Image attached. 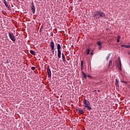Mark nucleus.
<instances>
[{
  "label": "nucleus",
  "mask_w": 130,
  "mask_h": 130,
  "mask_svg": "<svg viewBox=\"0 0 130 130\" xmlns=\"http://www.w3.org/2000/svg\"><path fill=\"white\" fill-rule=\"evenodd\" d=\"M93 17L96 19V20H99V19H101L102 18L106 19V15H105V13L100 11H95L94 13Z\"/></svg>",
  "instance_id": "f257e3e1"
},
{
  "label": "nucleus",
  "mask_w": 130,
  "mask_h": 130,
  "mask_svg": "<svg viewBox=\"0 0 130 130\" xmlns=\"http://www.w3.org/2000/svg\"><path fill=\"white\" fill-rule=\"evenodd\" d=\"M90 105L91 104L90 103V102L87 101V100L85 99L83 101V106L86 107V108H87V110H89V111H91V109H92V108L90 107Z\"/></svg>",
  "instance_id": "f03ea898"
},
{
  "label": "nucleus",
  "mask_w": 130,
  "mask_h": 130,
  "mask_svg": "<svg viewBox=\"0 0 130 130\" xmlns=\"http://www.w3.org/2000/svg\"><path fill=\"white\" fill-rule=\"evenodd\" d=\"M9 36L10 39H11L12 41H13V42H15L16 41V37L14 35V34H13L12 32H9Z\"/></svg>",
  "instance_id": "7ed1b4c3"
},
{
  "label": "nucleus",
  "mask_w": 130,
  "mask_h": 130,
  "mask_svg": "<svg viewBox=\"0 0 130 130\" xmlns=\"http://www.w3.org/2000/svg\"><path fill=\"white\" fill-rule=\"evenodd\" d=\"M47 73L48 78H51V71L50 68H49V66L47 68Z\"/></svg>",
  "instance_id": "20e7f679"
},
{
  "label": "nucleus",
  "mask_w": 130,
  "mask_h": 130,
  "mask_svg": "<svg viewBox=\"0 0 130 130\" xmlns=\"http://www.w3.org/2000/svg\"><path fill=\"white\" fill-rule=\"evenodd\" d=\"M30 9L33 13V14H35V6H34V3H31V6H30Z\"/></svg>",
  "instance_id": "39448f33"
},
{
  "label": "nucleus",
  "mask_w": 130,
  "mask_h": 130,
  "mask_svg": "<svg viewBox=\"0 0 130 130\" xmlns=\"http://www.w3.org/2000/svg\"><path fill=\"white\" fill-rule=\"evenodd\" d=\"M117 67L120 71H121V61L120 59L119 60V62L117 63Z\"/></svg>",
  "instance_id": "423d86ee"
},
{
  "label": "nucleus",
  "mask_w": 130,
  "mask_h": 130,
  "mask_svg": "<svg viewBox=\"0 0 130 130\" xmlns=\"http://www.w3.org/2000/svg\"><path fill=\"white\" fill-rule=\"evenodd\" d=\"M50 46L52 50H54V43L53 42H51L50 43Z\"/></svg>",
  "instance_id": "0eeeda50"
},
{
  "label": "nucleus",
  "mask_w": 130,
  "mask_h": 130,
  "mask_svg": "<svg viewBox=\"0 0 130 130\" xmlns=\"http://www.w3.org/2000/svg\"><path fill=\"white\" fill-rule=\"evenodd\" d=\"M4 3L6 8H8L10 10V9H11V7H10V6H9V3H7V1L5 0L4 1Z\"/></svg>",
  "instance_id": "6e6552de"
},
{
  "label": "nucleus",
  "mask_w": 130,
  "mask_h": 130,
  "mask_svg": "<svg viewBox=\"0 0 130 130\" xmlns=\"http://www.w3.org/2000/svg\"><path fill=\"white\" fill-rule=\"evenodd\" d=\"M58 58H60L61 57V51H58Z\"/></svg>",
  "instance_id": "1a4fd4ad"
},
{
  "label": "nucleus",
  "mask_w": 130,
  "mask_h": 130,
  "mask_svg": "<svg viewBox=\"0 0 130 130\" xmlns=\"http://www.w3.org/2000/svg\"><path fill=\"white\" fill-rule=\"evenodd\" d=\"M82 73L83 78L84 79H86L87 78V75H86V74H85L83 71H82Z\"/></svg>",
  "instance_id": "9d476101"
},
{
  "label": "nucleus",
  "mask_w": 130,
  "mask_h": 130,
  "mask_svg": "<svg viewBox=\"0 0 130 130\" xmlns=\"http://www.w3.org/2000/svg\"><path fill=\"white\" fill-rule=\"evenodd\" d=\"M60 48H61L60 45L59 44H58L57 45V49L58 51H60Z\"/></svg>",
  "instance_id": "9b49d317"
},
{
  "label": "nucleus",
  "mask_w": 130,
  "mask_h": 130,
  "mask_svg": "<svg viewBox=\"0 0 130 130\" xmlns=\"http://www.w3.org/2000/svg\"><path fill=\"white\" fill-rule=\"evenodd\" d=\"M62 59L63 61H66V56H64V54H63V53H62Z\"/></svg>",
  "instance_id": "f8f14e48"
},
{
  "label": "nucleus",
  "mask_w": 130,
  "mask_h": 130,
  "mask_svg": "<svg viewBox=\"0 0 130 130\" xmlns=\"http://www.w3.org/2000/svg\"><path fill=\"white\" fill-rule=\"evenodd\" d=\"M111 67H112V60H110L108 68H111Z\"/></svg>",
  "instance_id": "ddd939ff"
},
{
  "label": "nucleus",
  "mask_w": 130,
  "mask_h": 130,
  "mask_svg": "<svg viewBox=\"0 0 130 130\" xmlns=\"http://www.w3.org/2000/svg\"><path fill=\"white\" fill-rule=\"evenodd\" d=\"M120 39V36H118V37L117 38V43H119Z\"/></svg>",
  "instance_id": "4468645a"
},
{
  "label": "nucleus",
  "mask_w": 130,
  "mask_h": 130,
  "mask_svg": "<svg viewBox=\"0 0 130 130\" xmlns=\"http://www.w3.org/2000/svg\"><path fill=\"white\" fill-rule=\"evenodd\" d=\"M96 44L97 45H99V46L102 45V43L100 41H99L98 42H96Z\"/></svg>",
  "instance_id": "2eb2a0df"
},
{
  "label": "nucleus",
  "mask_w": 130,
  "mask_h": 130,
  "mask_svg": "<svg viewBox=\"0 0 130 130\" xmlns=\"http://www.w3.org/2000/svg\"><path fill=\"white\" fill-rule=\"evenodd\" d=\"M29 52L31 53V54H32V55H35L36 53L35 52H34V51L30 50Z\"/></svg>",
  "instance_id": "dca6fc26"
},
{
  "label": "nucleus",
  "mask_w": 130,
  "mask_h": 130,
  "mask_svg": "<svg viewBox=\"0 0 130 130\" xmlns=\"http://www.w3.org/2000/svg\"><path fill=\"white\" fill-rule=\"evenodd\" d=\"M83 63H84V61L83 60H81V71H83V69L84 68V67L83 66Z\"/></svg>",
  "instance_id": "f3484780"
},
{
  "label": "nucleus",
  "mask_w": 130,
  "mask_h": 130,
  "mask_svg": "<svg viewBox=\"0 0 130 130\" xmlns=\"http://www.w3.org/2000/svg\"><path fill=\"white\" fill-rule=\"evenodd\" d=\"M88 54H90V49H87L86 50V55H88Z\"/></svg>",
  "instance_id": "a211bd4d"
},
{
  "label": "nucleus",
  "mask_w": 130,
  "mask_h": 130,
  "mask_svg": "<svg viewBox=\"0 0 130 130\" xmlns=\"http://www.w3.org/2000/svg\"><path fill=\"white\" fill-rule=\"evenodd\" d=\"M116 85L117 87H119V84L118 83V80H117V79H116Z\"/></svg>",
  "instance_id": "6ab92c4d"
},
{
  "label": "nucleus",
  "mask_w": 130,
  "mask_h": 130,
  "mask_svg": "<svg viewBox=\"0 0 130 130\" xmlns=\"http://www.w3.org/2000/svg\"><path fill=\"white\" fill-rule=\"evenodd\" d=\"M80 115H81V114H84V110H80Z\"/></svg>",
  "instance_id": "aec40b11"
},
{
  "label": "nucleus",
  "mask_w": 130,
  "mask_h": 130,
  "mask_svg": "<svg viewBox=\"0 0 130 130\" xmlns=\"http://www.w3.org/2000/svg\"><path fill=\"white\" fill-rule=\"evenodd\" d=\"M110 57V54H109L108 56L106 57V60H108Z\"/></svg>",
  "instance_id": "412c9836"
},
{
  "label": "nucleus",
  "mask_w": 130,
  "mask_h": 130,
  "mask_svg": "<svg viewBox=\"0 0 130 130\" xmlns=\"http://www.w3.org/2000/svg\"><path fill=\"white\" fill-rule=\"evenodd\" d=\"M121 47H125V48H127V45H121Z\"/></svg>",
  "instance_id": "4be33fe9"
},
{
  "label": "nucleus",
  "mask_w": 130,
  "mask_h": 130,
  "mask_svg": "<svg viewBox=\"0 0 130 130\" xmlns=\"http://www.w3.org/2000/svg\"><path fill=\"white\" fill-rule=\"evenodd\" d=\"M121 83H124V84H127V82L124 81H121Z\"/></svg>",
  "instance_id": "5701e85b"
},
{
  "label": "nucleus",
  "mask_w": 130,
  "mask_h": 130,
  "mask_svg": "<svg viewBox=\"0 0 130 130\" xmlns=\"http://www.w3.org/2000/svg\"><path fill=\"white\" fill-rule=\"evenodd\" d=\"M80 110L79 109H76L77 112H78V113H79V114H80Z\"/></svg>",
  "instance_id": "b1692460"
},
{
  "label": "nucleus",
  "mask_w": 130,
  "mask_h": 130,
  "mask_svg": "<svg viewBox=\"0 0 130 130\" xmlns=\"http://www.w3.org/2000/svg\"><path fill=\"white\" fill-rule=\"evenodd\" d=\"M99 49H100V50H101V49H102V46H99Z\"/></svg>",
  "instance_id": "393cba45"
},
{
  "label": "nucleus",
  "mask_w": 130,
  "mask_h": 130,
  "mask_svg": "<svg viewBox=\"0 0 130 130\" xmlns=\"http://www.w3.org/2000/svg\"><path fill=\"white\" fill-rule=\"evenodd\" d=\"M31 70H32V71H34V70H35L36 68L34 67H32L31 68Z\"/></svg>",
  "instance_id": "a878e982"
},
{
  "label": "nucleus",
  "mask_w": 130,
  "mask_h": 130,
  "mask_svg": "<svg viewBox=\"0 0 130 130\" xmlns=\"http://www.w3.org/2000/svg\"><path fill=\"white\" fill-rule=\"evenodd\" d=\"M93 92L94 93H95L96 94H97V90H94L93 91Z\"/></svg>",
  "instance_id": "bb28decb"
},
{
  "label": "nucleus",
  "mask_w": 130,
  "mask_h": 130,
  "mask_svg": "<svg viewBox=\"0 0 130 130\" xmlns=\"http://www.w3.org/2000/svg\"><path fill=\"white\" fill-rule=\"evenodd\" d=\"M130 48V45H127V48Z\"/></svg>",
  "instance_id": "cd10ccee"
},
{
  "label": "nucleus",
  "mask_w": 130,
  "mask_h": 130,
  "mask_svg": "<svg viewBox=\"0 0 130 130\" xmlns=\"http://www.w3.org/2000/svg\"><path fill=\"white\" fill-rule=\"evenodd\" d=\"M53 54H54V50L52 51Z\"/></svg>",
  "instance_id": "c85d7f7f"
},
{
  "label": "nucleus",
  "mask_w": 130,
  "mask_h": 130,
  "mask_svg": "<svg viewBox=\"0 0 130 130\" xmlns=\"http://www.w3.org/2000/svg\"><path fill=\"white\" fill-rule=\"evenodd\" d=\"M90 54H91V55H93V54H94L93 53V52H91V53H90Z\"/></svg>",
  "instance_id": "c756f323"
},
{
  "label": "nucleus",
  "mask_w": 130,
  "mask_h": 130,
  "mask_svg": "<svg viewBox=\"0 0 130 130\" xmlns=\"http://www.w3.org/2000/svg\"><path fill=\"white\" fill-rule=\"evenodd\" d=\"M87 77H88V78H91V76H90V75H87Z\"/></svg>",
  "instance_id": "7c9ffc66"
},
{
  "label": "nucleus",
  "mask_w": 130,
  "mask_h": 130,
  "mask_svg": "<svg viewBox=\"0 0 130 130\" xmlns=\"http://www.w3.org/2000/svg\"><path fill=\"white\" fill-rule=\"evenodd\" d=\"M42 31V29H40V32H41Z\"/></svg>",
  "instance_id": "2f4dec72"
},
{
  "label": "nucleus",
  "mask_w": 130,
  "mask_h": 130,
  "mask_svg": "<svg viewBox=\"0 0 130 130\" xmlns=\"http://www.w3.org/2000/svg\"><path fill=\"white\" fill-rule=\"evenodd\" d=\"M98 92H101V90H98Z\"/></svg>",
  "instance_id": "473e14b6"
},
{
  "label": "nucleus",
  "mask_w": 130,
  "mask_h": 130,
  "mask_svg": "<svg viewBox=\"0 0 130 130\" xmlns=\"http://www.w3.org/2000/svg\"><path fill=\"white\" fill-rule=\"evenodd\" d=\"M128 54H130V53H128Z\"/></svg>",
  "instance_id": "72a5a7b5"
},
{
  "label": "nucleus",
  "mask_w": 130,
  "mask_h": 130,
  "mask_svg": "<svg viewBox=\"0 0 130 130\" xmlns=\"http://www.w3.org/2000/svg\"><path fill=\"white\" fill-rule=\"evenodd\" d=\"M22 1H24V0H22Z\"/></svg>",
  "instance_id": "f704fd0d"
}]
</instances>
